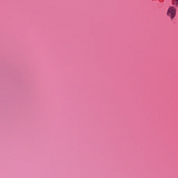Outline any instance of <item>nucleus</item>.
<instances>
[{
    "label": "nucleus",
    "mask_w": 178,
    "mask_h": 178,
    "mask_svg": "<svg viewBox=\"0 0 178 178\" xmlns=\"http://www.w3.org/2000/svg\"><path fill=\"white\" fill-rule=\"evenodd\" d=\"M167 16L173 20L176 17V8L173 6L170 7L167 11Z\"/></svg>",
    "instance_id": "nucleus-1"
},
{
    "label": "nucleus",
    "mask_w": 178,
    "mask_h": 178,
    "mask_svg": "<svg viewBox=\"0 0 178 178\" xmlns=\"http://www.w3.org/2000/svg\"><path fill=\"white\" fill-rule=\"evenodd\" d=\"M176 1H178V0H176Z\"/></svg>",
    "instance_id": "nucleus-2"
}]
</instances>
